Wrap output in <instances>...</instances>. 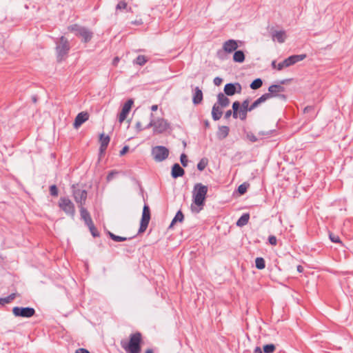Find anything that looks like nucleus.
<instances>
[{
  "mask_svg": "<svg viewBox=\"0 0 353 353\" xmlns=\"http://www.w3.org/2000/svg\"><path fill=\"white\" fill-rule=\"evenodd\" d=\"M208 190V186L201 183L194 185L192 191V203L191 204V210L193 212L199 213L203 209Z\"/></svg>",
  "mask_w": 353,
  "mask_h": 353,
  "instance_id": "obj_1",
  "label": "nucleus"
},
{
  "mask_svg": "<svg viewBox=\"0 0 353 353\" xmlns=\"http://www.w3.org/2000/svg\"><path fill=\"white\" fill-rule=\"evenodd\" d=\"M141 341V334L140 332H136L130 334V341L128 342L121 341V347L125 350L127 353H140V344Z\"/></svg>",
  "mask_w": 353,
  "mask_h": 353,
  "instance_id": "obj_2",
  "label": "nucleus"
},
{
  "mask_svg": "<svg viewBox=\"0 0 353 353\" xmlns=\"http://www.w3.org/2000/svg\"><path fill=\"white\" fill-rule=\"evenodd\" d=\"M153 116L154 114L151 113L150 121L145 128L148 129L153 128L154 133L161 134L166 131L170 128V124L167 120L163 118H158L155 119L153 118Z\"/></svg>",
  "mask_w": 353,
  "mask_h": 353,
  "instance_id": "obj_3",
  "label": "nucleus"
},
{
  "mask_svg": "<svg viewBox=\"0 0 353 353\" xmlns=\"http://www.w3.org/2000/svg\"><path fill=\"white\" fill-rule=\"evenodd\" d=\"M68 30L72 32L76 36L81 37L82 41L88 43L92 38L93 33L87 28L74 24L68 28Z\"/></svg>",
  "mask_w": 353,
  "mask_h": 353,
  "instance_id": "obj_4",
  "label": "nucleus"
},
{
  "mask_svg": "<svg viewBox=\"0 0 353 353\" xmlns=\"http://www.w3.org/2000/svg\"><path fill=\"white\" fill-rule=\"evenodd\" d=\"M56 52L58 61H61L70 50V44L67 39L61 37L57 42Z\"/></svg>",
  "mask_w": 353,
  "mask_h": 353,
  "instance_id": "obj_5",
  "label": "nucleus"
},
{
  "mask_svg": "<svg viewBox=\"0 0 353 353\" xmlns=\"http://www.w3.org/2000/svg\"><path fill=\"white\" fill-rule=\"evenodd\" d=\"M59 208L72 218L75 215V208L71 200L67 197H61L59 201Z\"/></svg>",
  "mask_w": 353,
  "mask_h": 353,
  "instance_id": "obj_6",
  "label": "nucleus"
},
{
  "mask_svg": "<svg viewBox=\"0 0 353 353\" xmlns=\"http://www.w3.org/2000/svg\"><path fill=\"white\" fill-rule=\"evenodd\" d=\"M152 154L156 161L161 162L168 158L169 150L164 146H155L152 149Z\"/></svg>",
  "mask_w": 353,
  "mask_h": 353,
  "instance_id": "obj_7",
  "label": "nucleus"
},
{
  "mask_svg": "<svg viewBox=\"0 0 353 353\" xmlns=\"http://www.w3.org/2000/svg\"><path fill=\"white\" fill-rule=\"evenodd\" d=\"M150 220V210L148 205L145 204L143 208L142 217L140 223L139 233L144 232L149 224Z\"/></svg>",
  "mask_w": 353,
  "mask_h": 353,
  "instance_id": "obj_8",
  "label": "nucleus"
},
{
  "mask_svg": "<svg viewBox=\"0 0 353 353\" xmlns=\"http://www.w3.org/2000/svg\"><path fill=\"white\" fill-rule=\"evenodd\" d=\"M12 312L16 316L29 318L34 316L35 310L32 307H14L12 309Z\"/></svg>",
  "mask_w": 353,
  "mask_h": 353,
  "instance_id": "obj_9",
  "label": "nucleus"
},
{
  "mask_svg": "<svg viewBox=\"0 0 353 353\" xmlns=\"http://www.w3.org/2000/svg\"><path fill=\"white\" fill-rule=\"evenodd\" d=\"M73 196L75 201L79 205V208L85 205L87 199V192L85 190L80 189L74 190Z\"/></svg>",
  "mask_w": 353,
  "mask_h": 353,
  "instance_id": "obj_10",
  "label": "nucleus"
},
{
  "mask_svg": "<svg viewBox=\"0 0 353 353\" xmlns=\"http://www.w3.org/2000/svg\"><path fill=\"white\" fill-rule=\"evenodd\" d=\"M242 88L239 83H227L224 87V92L228 96H232L235 93H240Z\"/></svg>",
  "mask_w": 353,
  "mask_h": 353,
  "instance_id": "obj_11",
  "label": "nucleus"
},
{
  "mask_svg": "<svg viewBox=\"0 0 353 353\" xmlns=\"http://www.w3.org/2000/svg\"><path fill=\"white\" fill-rule=\"evenodd\" d=\"M133 103H134V101L132 99H128L124 103V105L122 108L121 112H120V114L119 115V121L120 123H123L125 121V119H126Z\"/></svg>",
  "mask_w": 353,
  "mask_h": 353,
  "instance_id": "obj_12",
  "label": "nucleus"
},
{
  "mask_svg": "<svg viewBox=\"0 0 353 353\" xmlns=\"http://www.w3.org/2000/svg\"><path fill=\"white\" fill-rule=\"evenodd\" d=\"M268 93H265L264 94H270V99L273 97L278 96L283 99H285V96L284 94H278V93L285 91V88L281 85H272L268 88Z\"/></svg>",
  "mask_w": 353,
  "mask_h": 353,
  "instance_id": "obj_13",
  "label": "nucleus"
},
{
  "mask_svg": "<svg viewBox=\"0 0 353 353\" xmlns=\"http://www.w3.org/2000/svg\"><path fill=\"white\" fill-rule=\"evenodd\" d=\"M306 58L305 54L292 55L284 60L286 68L290 67L297 62L301 61Z\"/></svg>",
  "mask_w": 353,
  "mask_h": 353,
  "instance_id": "obj_14",
  "label": "nucleus"
},
{
  "mask_svg": "<svg viewBox=\"0 0 353 353\" xmlns=\"http://www.w3.org/2000/svg\"><path fill=\"white\" fill-rule=\"evenodd\" d=\"M249 103H250V100L248 99L244 100L242 102L241 108L239 112V117L241 120H245L247 117V112L252 111L251 107H250V105H249Z\"/></svg>",
  "mask_w": 353,
  "mask_h": 353,
  "instance_id": "obj_15",
  "label": "nucleus"
},
{
  "mask_svg": "<svg viewBox=\"0 0 353 353\" xmlns=\"http://www.w3.org/2000/svg\"><path fill=\"white\" fill-rule=\"evenodd\" d=\"M237 41L234 39H229L223 43V50L227 53H232L238 48Z\"/></svg>",
  "mask_w": 353,
  "mask_h": 353,
  "instance_id": "obj_16",
  "label": "nucleus"
},
{
  "mask_svg": "<svg viewBox=\"0 0 353 353\" xmlns=\"http://www.w3.org/2000/svg\"><path fill=\"white\" fill-rule=\"evenodd\" d=\"M89 118V115L87 112H81L77 114L75 118L74 127L75 128H78L80 127L84 122H85Z\"/></svg>",
  "mask_w": 353,
  "mask_h": 353,
  "instance_id": "obj_17",
  "label": "nucleus"
},
{
  "mask_svg": "<svg viewBox=\"0 0 353 353\" xmlns=\"http://www.w3.org/2000/svg\"><path fill=\"white\" fill-rule=\"evenodd\" d=\"M80 208V214L81 218L84 221L85 223L88 225L93 223L91 216L90 215V213L88 212V210L83 207L81 206Z\"/></svg>",
  "mask_w": 353,
  "mask_h": 353,
  "instance_id": "obj_18",
  "label": "nucleus"
},
{
  "mask_svg": "<svg viewBox=\"0 0 353 353\" xmlns=\"http://www.w3.org/2000/svg\"><path fill=\"white\" fill-rule=\"evenodd\" d=\"M185 173L184 170L179 165V163H175L172 168V176L174 179L182 176Z\"/></svg>",
  "mask_w": 353,
  "mask_h": 353,
  "instance_id": "obj_19",
  "label": "nucleus"
},
{
  "mask_svg": "<svg viewBox=\"0 0 353 353\" xmlns=\"http://www.w3.org/2000/svg\"><path fill=\"white\" fill-rule=\"evenodd\" d=\"M203 100V92L199 87H196L193 94L192 102L194 105L199 104Z\"/></svg>",
  "mask_w": 353,
  "mask_h": 353,
  "instance_id": "obj_20",
  "label": "nucleus"
},
{
  "mask_svg": "<svg viewBox=\"0 0 353 353\" xmlns=\"http://www.w3.org/2000/svg\"><path fill=\"white\" fill-rule=\"evenodd\" d=\"M100 142H101V146H100V152L103 153L107 148L109 142H110V137L108 135H105L104 134H101L100 135Z\"/></svg>",
  "mask_w": 353,
  "mask_h": 353,
  "instance_id": "obj_21",
  "label": "nucleus"
},
{
  "mask_svg": "<svg viewBox=\"0 0 353 353\" xmlns=\"http://www.w3.org/2000/svg\"><path fill=\"white\" fill-rule=\"evenodd\" d=\"M230 128L228 126L222 125L220 126L217 132V137L220 139H224L228 136Z\"/></svg>",
  "mask_w": 353,
  "mask_h": 353,
  "instance_id": "obj_22",
  "label": "nucleus"
},
{
  "mask_svg": "<svg viewBox=\"0 0 353 353\" xmlns=\"http://www.w3.org/2000/svg\"><path fill=\"white\" fill-rule=\"evenodd\" d=\"M270 99V94H263L261 97H260L259 99H257L254 103H252V105H250L252 110L256 108L259 105H261L262 103H264L267 100Z\"/></svg>",
  "mask_w": 353,
  "mask_h": 353,
  "instance_id": "obj_23",
  "label": "nucleus"
},
{
  "mask_svg": "<svg viewBox=\"0 0 353 353\" xmlns=\"http://www.w3.org/2000/svg\"><path fill=\"white\" fill-rule=\"evenodd\" d=\"M223 112L219 105L214 104L212 110V117L214 121L219 120L222 116Z\"/></svg>",
  "mask_w": 353,
  "mask_h": 353,
  "instance_id": "obj_24",
  "label": "nucleus"
},
{
  "mask_svg": "<svg viewBox=\"0 0 353 353\" xmlns=\"http://www.w3.org/2000/svg\"><path fill=\"white\" fill-rule=\"evenodd\" d=\"M272 37L274 40H276L279 43H284L286 39V34L285 31H276Z\"/></svg>",
  "mask_w": 353,
  "mask_h": 353,
  "instance_id": "obj_25",
  "label": "nucleus"
},
{
  "mask_svg": "<svg viewBox=\"0 0 353 353\" xmlns=\"http://www.w3.org/2000/svg\"><path fill=\"white\" fill-rule=\"evenodd\" d=\"M217 100L218 103L223 108H225L230 104V99L223 93L218 94Z\"/></svg>",
  "mask_w": 353,
  "mask_h": 353,
  "instance_id": "obj_26",
  "label": "nucleus"
},
{
  "mask_svg": "<svg viewBox=\"0 0 353 353\" xmlns=\"http://www.w3.org/2000/svg\"><path fill=\"white\" fill-rule=\"evenodd\" d=\"M250 219V215L248 213L243 214L237 221L236 225L243 227L248 224Z\"/></svg>",
  "mask_w": 353,
  "mask_h": 353,
  "instance_id": "obj_27",
  "label": "nucleus"
},
{
  "mask_svg": "<svg viewBox=\"0 0 353 353\" xmlns=\"http://www.w3.org/2000/svg\"><path fill=\"white\" fill-rule=\"evenodd\" d=\"M233 60L237 63H242L245 60V54L243 51L237 50L235 51L233 55Z\"/></svg>",
  "mask_w": 353,
  "mask_h": 353,
  "instance_id": "obj_28",
  "label": "nucleus"
},
{
  "mask_svg": "<svg viewBox=\"0 0 353 353\" xmlns=\"http://www.w3.org/2000/svg\"><path fill=\"white\" fill-rule=\"evenodd\" d=\"M148 58L144 55H139L136 59L133 61L134 64H137L139 65H143L148 62Z\"/></svg>",
  "mask_w": 353,
  "mask_h": 353,
  "instance_id": "obj_29",
  "label": "nucleus"
},
{
  "mask_svg": "<svg viewBox=\"0 0 353 353\" xmlns=\"http://www.w3.org/2000/svg\"><path fill=\"white\" fill-rule=\"evenodd\" d=\"M184 216L181 210L178 211L172 221L170 227H172L176 222H182L183 221Z\"/></svg>",
  "mask_w": 353,
  "mask_h": 353,
  "instance_id": "obj_30",
  "label": "nucleus"
},
{
  "mask_svg": "<svg viewBox=\"0 0 353 353\" xmlns=\"http://www.w3.org/2000/svg\"><path fill=\"white\" fill-rule=\"evenodd\" d=\"M256 268L259 270H263L265 267V262L263 258L257 257L255 260Z\"/></svg>",
  "mask_w": 353,
  "mask_h": 353,
  "instance_id": "obj_31",
  "label": "nucleus"
},
{
  "mask_svg": "<svg viewBox=\"0 0 353 353\" xmlns=\"http://www.w3.org/2000/svg\"><path fill=\"white\" fill-rule=\"evenodd\" d=\"M15 298V294H11L7 297L0 298V304L5 305L10 303L12 301H13Z\"/></svg>",
  "mask_w": 353,
  "mask_h": 353,
  "instance_id": "obj_32",
  "label": "nucleus"
},
{
  "mask_svg": "<svg viewBox=\"0 0 353 353\" xmlns=\"http://www.w3.org/2000/svg\"><path fill=\"white\" fill-rule=\"evenodd\" d=\"M263 85V81L261 79H256L250 84V88L252 90H256L261 88Z\"/></svg>",
  "mask_w": 353,
  "mask_h": 353,
  "instance_id": "obj_33",
  "label": "nucleus"
},
{
  "mask_svg": "<svg viewBox=\"0 0 353 353\" xmlns=\"http://www.w3.org/2000/svg\"><path fill=\"white\" fill-rule=\"evenodd\" d=\"M240 103L239 101H234L232 104L233 113L232 116L234 119L238 118V110L240 108Z\"/></svg>",
  "mask_w": 353,
  "mask_h": 353,
  "instance_id": "obj_34",
  "label": "nucleus"
},
{
  "mask_svg": "<svg viewBox=\"0 0 353 353\" xmlns=\"http://www.w3.org/2000/svg\"><path fill=\"white\" fill-rule=\"evenodd\" d=\"M208 162V159L205 158L201 159L197 164V169L200 171H203L206 168Z\"/></svg>",
  "mask_w": 353,
  "mask_h": 353,
  "instance_id": "obj_35",
  "label": "nucleus"
},
{
  "mask_svg": "<svg viewBox=\"0 0 353 353\" xmlns=\"http://www.w3.org/2000/svg\"><path fill=\"white\" fill-rule=\"evenodd\" d=\"M110 237L116 242H121L127 240V238L115 235L114 234L109 232Z\"/></svg>",
  "mask_w": 353,
  "mask_h": 353,
  "instance_id": "obj_36",
  "label": "nucleus"
},
{
  "mask_svg": "<svg viewBox=\"0 0 353 353\" xmlns=\"http://www.w3.org/2000/svg\"><path fill=\"white\" fill-rule=\"evenodd\" d=\"M275 350V345L273 344H268L263 346V352L265 353H273Z\"/></svg>",
  "mask_w": 353,
  "mask_h": 353,
  "instance_id": "obj_37",
  "label": "nucleus"
},
{
  "mask_svg": "<svg viewBox=\"0 0 353 353\" xmlns=\"http://www.w3.org/2000/svg\"><path fill=\"white\" fill-rule=\"evenodd\" d=\"M88 227L89 228L92 235L94 237L99 236V233L98 232V231H97V228H95V226H94L93 223H92L91 224L88 225Z\"/></svg>",
  "mask_w": 353,
  "mask_h": 353,
  "instance_id": "obj_38",
  "label": "nucleus"
},
{
  "mask_svg": "<svg viewBox=\"0 0 353 353\" xmlns=\"http://www.w3.org/2000/svg\"><path fill=\"white\" fill-rule=\"evenodd\" d=\"M329 237H330V239L331 240V241H332L334 243H341L340 238L338 235H336L332 233H330Z\"/></svg>",
  "mask_w": 353,
  "mask_h": 353,
  "instance_id": "obj_39",
  "label": "nucleus"
},
{
  "mask_svg": "<svg viewBox=\"0 0 353 353\" xmlns=\"http://www.w3.org/2000/svg\"><path fill=\"white\" fill-rule=\"evenodd\" d=\"M246 137L248 140L253 143L258 141V138L252 132H248L246 134Z\"/></svg>",
  "mask_w": 353,
  "mask_h": 353,
  "instance_id": "obj_40",
  "label": "nucleus"
},
{
  "mask_svg": "<svg viewBox=\"0 0 353 353\" xmlns=\"http://www.w3.org/2000/svg\"><path fill=\"white\" fill-rule=\"evenodd\" d=\"M180 161L183 167L188 165V157L185 154H182L180 157Z\"/></svg>",
  "mask_w": 353,
  "mask_h": 353,
  "instance_id": "obj_41",
  "label": "nucleus"
},
{
  "mask_svg": "<svg viewBox=\"0 0 353 353\" xmlns=\"http://www.w3.org/2000/svg\"><path fill=\"white\" fill-rule=\"evenodd\" d=\"M50 192L52 196H57L58 195V190L55 185H52L50 187Z\"/></svg>",
  "mask_w": 353,
  "mask_h": 353,
  "instance_id": "obj_42",
  "label": "nucleus"
},
{
  "mask_svg": "<svg viewBox=\"0 0 353 353\" xmlns=\"http://www.w3.org/2000/svg\"><path fill=\"white\" fill-rule=\"evenodd\" d=\"M127 7V3L125 1H119L117 5V10H123Z\"/></svg>",
  "mask_w": 353,
  "mask_h": 353,
  "instance_id": "obj_43",
  "label": "nucleus"
},
{
  "mask_svg": "<svg viewBox=\"0 0 353 353\" xmlns=\"http://www.w3.org/2000/svg\"><path fill=\"white\" fill-rule=\"evenodd\" d=\"M238 191L241 194H243L247 191V187L244 184H241L238 188Z\"/></svg>",
  "mask_w": 353,
  "mask_h": 353,
  "instance_id": "obj_44",
  "label": "nucleus"
},
{
  "mask_svg": "<svg viewBox=\"0 0 353 353\" xmlns=\"http://www.w3.org/2000/svg\"><path fill=\"white\" fill-rule=\"evenodd\" d=\"M269 243L272 245H276L277 240L275 236L271 235L268 238Z\"/></svg>",
  "mask_w": 353,
  "mask_h": 353,
  "instance_id": "obj_45",
  "label": "nucleus"
},
{
  "mask_svg": "<svg viewBox=\"0 0 353 353\" xmlns=\"http://www.w3.org/2000/svg\"><path fill=\"white\" fill-rule=\"evenodd\" d=\"M274 130H269V131H267V132H264V131H261L259 132V135H261V136H270L273 132Z\"/></svg>",
  "mask_w": 353,
  "mask_h": 353,
  "instance_id": "obj_46",
  "label": "nucleus"
},
{
  "mask_svg": "<svg viewBox=\"0 0 353 353\" xmlns=\"http://www.w3.org/2000/svg\"><path fill=\"white\" fill-rule=\"evenodd\" d=\"M222 81H223V80L220 77H215L214 79V83L215 85H217V86L220 85L221 84Z\"/></svg>",
  "mask_w": 353,
  "mask_h": 353,
  "instance_id": "obj_47",
  "label": "nucleus"
},
{
  "mask_svg": "<svg viewBox=\"0 0 353 353\" xmlns=\"http://www.w3.org/2000/svg\"><path fill=\"white\" fill-rule=\"evenodd\" d=\"M129 150L128 146H124L123 149L120 151V155L123 156Z\"/></svg>",
  "mask_w": 353,
  "mask_h": 353,
  "instance_id": "obj_48",
  "label": "nucleus"
},
{
  "mask_svg": "<svg viewBox=\"0 0 353 353\" xmlns=\"http://www.w3.org/2000/svg\"><path fill=\"white\" fill-rule=\"evenodd\" d=\"M284 68H286L285 63H284V61H283L282 62L279 63L278 65H277V70H283Z\"/></svg>",
  "mask_w": 353,
  "mask_h": 353,
  "instance_id": "obj_49",
  "label": "nucleus"
},
{
  "mask_svg": "<svg viewBox=\"0 0 353 353\" xmlns=\"http://www.w3.org/2000/svg\"><path fill=\"white\" fill-rule=\"evenodd\" d=\"M75 353H90V352L84 348H79Z\"/></svg>",
  "mask_w": 353,
  "mask_h": 353,
  "instance_id": "obj_50",
  "label": "nucleus"
},
{
  "mask_svg": "<svg viewBox=\"0 0 353 353\" xmlns=\"http://www.w3.org/2000/svg\"><path fill=\"white\" fill-rule=\"evenodd\" d=\"M136 128L137 129L138 131H141L143 130V128L141 127V123L140 121H138L136 123ZM144 129H145V128H144Z\"/></svg>",
  "mask_w": 353,
  "mask_h": 353,
  "instance_id": "obj_51",
  "label": "nucleus"
},
{
  "mask_svg": "<svg viewBox=\"0 0 353 353\" xmlns=\"http://www.w3.org/2000/svg\"><path fill=\"white\" fill-rule=\"evenodd\" d=\"M233 112H232V110H228L226 111L225 114V119H229L230 117V116L232 115Z\"/></svg>",
  "mask_w": 353,
  "mask_h": 353,
  "instance_id": "obj_52",
  "label": "nucleus"
},
{
  "mask_svg": "<svg viewBox=\"0 0 353 353\" xmlns=\"http://www.w3.org/2000/svg\"><path fill=\"white\" fill-rule=\"evenodd\" d=\"M119 61V57H117L113 59L112 64L116 66L118 64Z\"/></svg>",
  "mask_w": 353,
  "mask_h": 353,
  "instance_id": "obj_53",
  "label": "nucleus"
},
{
  "mask_svg": "<svg viewBox=\"0 0 353 353\" xmlns=\"http://www.w3.org/2000/svg\"><path fill=\"white\" fill-rule=\"evenodd\" d=\"M313 108L312 106H307L304 108V112H309L310 110H312Z\"/></svg>",
  "mask_w": 353,
  "mask_h": 353,
  "instance_id": "obj_54",
  "label": "nucleus"
},
{
  "mask_svg": "<svg viewBox=\"0 0 353 353\" xmlns=\"http://www.w3.org/2000/svg\"><path fill=\"white\" fill-rule=\"evenodd\" d=\"M254 353H263L261 349L259 347H256L254 349Z\"/></svg>",
  "mask_w": 353,
  "mask_h": 353,
  "instance_id": "obj_55",
  "label": "nucleus"
},
{
  "mask_svg": "<svg viewBox=\"0 0 353 353\" xmlns=\"http://www.w3.org/2000/svg\"><path fill=\"white\" fill-rule=\"evenodd\" d=\"M158 109V105H153L151 106V110L152 112H154V111H157Z\"/></svg>",
  "mask_w": 353,
  "mask_h": 353,
  "instance_id": "obj_56",
  "label": "nucleus"
},
{
  "mask_svg": "<svg viewBox=\"0 0 353 353\" xmlns=\"http://www.w3.org/2000/svg\"><path fill=\"white\" fill-rule=\"evenodd\" d=\"M297 270L299 272H302L303 271V268L301 265H298L297 266Z\"/></svg>",
  "mask_w": 353,
  "mask_h": 353,
  "instance_id": "obj_57",
  "label": "nucleus"
},
{
  "mask_svg": "<svg viewBox=\"0 0 353 353\" xmlns=\"http://www.w3.org/2000/svg\"><path fill=\"white\" fill-rule=\"evenodd\" d=\"M272 67L273 68H277V66H276V61H273L272 62Z\"/></svg>",
  "mask_w": 353,
  "mask_h": 353,
  "instance_id": "obj_58",
  "label": "nucleus"
},
{
  "mask_svg": "<svg viewBox=\"0 0 353 353\" xmlns=\"http://www.w3.org/2000/svg\"><path fill=\"white\" fill-rule=\"evenodd\" d=\"M112 173L109 174L108 175V177H107V178H108V180H110V179H112Z\"/></svg>",
  "mask_w": 353,
  "mask_h": 353,
  "instance_id": "obj_59",
  "label": "nucleus"
},
{
  "mask_svg": "<svg viewBox=\"0 0 353 353\" xmlns=\"http://www.w3.org/2000/svg\"><path fill=\"white\" fill-rule=\"evenodd\" d=\"M145 353H153V351H152V350H151V349H148V350H147L145 351Z\"/></svg>",
  "mask_w": 353,
  "mask_h": 353,
  "instance_id": "obj_60",
  "label": "nucleus"
}]
</instances>
